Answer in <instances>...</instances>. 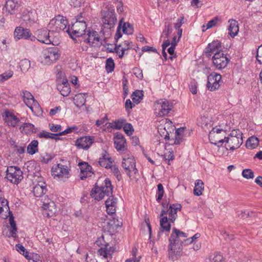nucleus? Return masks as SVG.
I'll use <instances>...</instances> for the list:
<instances>
[{
  "mask_svg": "<svg viewBox=\"0 0 262 262\" xmlns=\"http://www.w3.org/2000/svg\"><path fill=\"white\" fill-rule=\"evenodd\" d=\"M180 231L176 228L172 229L169 238L168 255L169 260L174 261L180 258Z\"/></svg>",
  "mask_w": 262,
  "mask_h": 262,
  "instance_id": "obj_1",
  "label": "nucleus"
},
{
  "mask_svg": "<svg viewBox=\"0 0 262 262\" xmlns=\"http://www.w3.org/2000/svg\"><path fill=\"white\" fill-rule=\"evenodd\" d=\"M70 161L61 158L60 162L52 167L51 172L54 177L69 178L70 176Z\"/></svg>",
  "mask_w": 262,
  "mask_h": 262,
  "instance_id": "obj_2",
  "label": "nucleus"
},
{
  "mask_svg": "<svg viewBox=\"0 0 262 262\" xmlns=\"http://www.w3.org/2000/svg\"><path fill=\"white\" fill-rule=\"evenodd\" d=\"M242 135L239 130H233L228 137H225L226 148L233 150L238 148L243 143Z\"/></svg>",
  "mask_w": 262,
  "mask_h": 262,
  "instance_id": "obj_3",
  "label": "nucleus"
},
{
  "mask_svg": "<svg viewBox=\"0 0 262 262\" xmlns=\"http://www.w3.org/2000/svg\"><path fill=\"white\" fill-rule=\"evenodd\" d=\"M49 26L51 29H52V31H63L69 35L70 32V26L68 25V20L65 17L60 15L55 16L50 20Z\"/></svg>",
  "mask_w": 262,
  "mask_h": 262,
  "instance_id": "obj_4",
  "label": "nucleus"
},
{
  "mask_svg": "<svg viewBox=\"0 0 262 262\" xmlns=\"http://www.w3.org/2000/svg\"><path fill=\"white\" fill-rule=\"evenodd\" d=\"M172 104L166 99H160L154 103V114L158 117H162L168 114L172 108Z\"/></svg>",
  "mask_w": 262,
  "mask_h": 262,
  "instance_id": "obj_5",
  "label": "nucleus"
},
{
  "mask_svg": "<svg viewBox=\"0 0 262 262\" xmlns=\"http://www.w3.org/2000/svg\"><path fill=\"white\" fill-rule=\"evenodd\" d=\"M42 55L41 63L50 65L55 62L59 58L60 53L57 47L49 48L43 51Z\"/></svg>",
  "mask_w": 262,
  "mask_h": 262,
  "instance_id": "obj_6",
  "label": "nucleus"
},
{
  "mask_svg": "<svg viewBox=\"0 0 262 262\" xmlns=\"http://www.w3.org/2000/svg\"><path fill=\"white\" fill-rule=\"evenodd\" d=\"M225 131L223 129L213 128L208 135L210 143L218 147L222 146V144L225 143Z\"/></svg>",
  "mask_w": 262,
  "mask_h": 262,
  "instance_id": "obj_7",
  "label": "nucleus"
},
{
  "mask_svg": "<svg viewBox=\"0 0 262 262\" xmlns=\"http://www.w3.org/2000/svg\"><path fill=\"white\" fill-rule=\"evenodd\" d=\"M106 9L107 10L103 12L102 21L104 24V28L111 30L114 27L117 19L114 7L110 6Z\"/></svg>",
  "mask_w": 262,
  "mask_h": 262,
  "instance_id": "obj_8",
  "label": "nucleus"
},
{
  "mask_svg": "<svg viewBox=\"0 0 262 262\" xmlns=\"http://www.w3.org/2000/svg\"><path fill=\"white\" fill-rule=\"evenodd\" d=\"M86 25L85 22L75 21L70 27L69 36L71 38L80 37L86 32Z\"/></svg>",
  "mask_w": 262,
  "mask_h": 262,
  "instance_id": "obj_9",
  "label": "nucleus"
},
{
  "mask_svg": "<svg viewBox=\"0 0 262 262\" xmlns=\"http://www.w3.org/2000/svg\"><path fill=\"white\" fill-rule=\"evenodd\" d=\"M14 37L16 40L20 39H30L31 41H35L36 38L33 35L29 29L24 28L21 27H17L14 31Z\"/></svg>",
  "mask_w": 262,
  "mask_h": 262,
  "instance_id": "obj_10",
  "label": "nucleus"
},
{
  "mask_svg": "<svg viewBox=\"0 0 262 262\" xmlns=\"http://www.w3.org/2000/svg\"><path fill=\"white\" fill-rule=\"evenodd\" d=\"M212 60L214 66L219 70L225 68L230 61L224 52L213 55Z\"/></svg>",
  "mask_w": 262,
  "mask_h": 262,
  "instance_id": "obj_11",
  "label": "nucleus"
},
{
  "mask_svg": "<svg viewBox=\"0 0 262 262\" xmlns=\"http://www.w3.org/2000/svg\"><path fill=\"white\" fill-rule=\"evenodd\" d=\"M5 123L9 127H15L20 122L19 119L14 115L13 111L6 110L2 114Z\"/></svg>",
  "mask_w": 262,
  "mask_h": 262,
  "instance_id": "obj_12",
  "label": "nucleus"
},
{
  "mask_svg": "<svg viewBox=\"0 0 262 262\" xmlns=\"http://www.w3.org/2000/svg\"><path fill=\"white\" fill-rule=\"evenodd\" d=\"M222 76L216 73H212L208 76L207 88L210 91H214L220 86V82Z\"/></svg>",
  "mask_w": 262,
  "mask_h": 262,
  "instance_id": "obj_13",
  "label": "nucleus"
},
{
  "mask_svg": "<svg viewBox=\"0 0 262 262\" xmlns=\"http://www.w3.org/2000/svg\"><path fill=\"white\" fill-rule=\"evenodd\" d=\"M94 142V137L91 136H82L75 141V146L78 149L88 150Z\"/></svg>",
  "mask_w": 262,
  "mask_h": 262,
  "instance_id": "obj_14",
  "label": "nucleus"
},
{
  "mask_svg": "<svg viewBox=\"0 0 262 262\" xmlns=\"http://www.w3.org/2000/svg\"><path fill=\"white\" fill-rule=\"evenodd\" d=\"M114 145L118 151L125 152L127 150V144L124 136L119 133L115 134L114 138Z\"/></svg>",
  "mask_w": 262,
  "mask_h": 262,
  "instance_id": "obj_15",
  "label": "nucleus"
},
{
  "mask_svg": "<svg viewBox=\"0 0 262 262\" xmlns=\"http://www.w3.org/2000/svg\"><path fill=\"white\" fill-rule=\"evenodd\" d=\"M223 52L222 50L221 43L218 40L213 41L209 43L205 49V54L208 57H210L212 54L215 55L216 54Z\"/></svg>",
  "mask_w": 262,
  "mask_h": 262,
  "instance_id": "obj_16",
  "label": "nucleus"
},
{
  "mask_svg": "<svg viewBox=\"0 0 262 262\" xmlns=\"http://www.w3.org/2000/svg\"><path fill=\"white\" fill-rule=\"evenodd\" d=\"M167 210L162 209L160 214L161 217L160 219V232L158 234V236L160 237V233L163 231H169L171 228L170 224L168 222L167 217Z\"/></svg>",
  "mask_w": 262,
  "mask_h": 262,
  "instance_id": "obj_17",
  "label": "nucleus"
},
{
  "mask_svg": "<svg viewBox=\"0 0 262 262\" xmlns=\"http://www.w3.org/2000/svg\"><path fill=\"white\" fill-rule=\"evenodd\" d=\"M80 169V177L81 180H84L87 177H91L94 172L92 170V166L87 162H82L78 164Z\"/></svg>",
  "mask_w": 262,
  "mask_h": 262,
  "instance_id": "obj_18",
  "label": "nucleus"
},
{
  "mask_svg": "<svg viewBox=\"0 0 262 262\" xmlns=\"http://www.w3.org/2000/svg\"><path fill=\"white\" fill-rule=\"evenodd\" d=\"M122 166L124 169L126 174L129 177H130V173L132 171L135 170V173L138 171L136 168L135 160L131 158H128L127 159L123 158L122 162Z\"/></svg>",
  "mask_w": 262,
  "mask_h": 262,
  "instance_id": "obj_19",
  "label": "nucleus"
},
{
  "mask_svg": "<svg viewBox=\"0 0 262 262\" xmlns=\"http://www.w3.org/2000/svg\"><path fill=\"white\" fill-rule=\"evenodd\" d=\"M37 18V14L35 12L24 11L22 15V20L27 26H31L34 24Z\"/></svg>",
  "mask_w": 262,
  "mask_h": 262,
  "instance_id": "obj_20",
  "label": "nucleus"
},
{
  "mask_svg": "<svg viewBox=\"0 0 262 262\" xmlns=\"http://www.w3.org/2000/svg\"><path fill=\"white\" fill-rule=\"evenodd\" d=\"M86 35L80 36V37H75L71 38L75 43L79 44V50L83 52L87 51L89 47H90L89 40L86 39Z\"/></svg>",
  "mask_w": 262,
  "mask_h": 262,
  "instance_id": "obj_21",
  "label": "nucleus"
},
{
  "mask_svg": "<svg viewBox=\"0 0 262 262\" xmlns=\"http://www.w3.org/2000/svg\"><path fill=\"white\" fill-rule=\"evenodd\" d=\"M162 205L163 207V209L165 210H167V212H168L169 220L171 222H173L177 215V210L179 209L180 210V204H172V205H170L169 207V209L168 210V204L166 203H162Z\"/></svg>",
  "mask_w": 262,
  "mask_h": 262,
  "instance_id": "obj_22",
  "label": "nucleus"
},
{
  "mask_svg": "<svg viewBox=\"0 0 262 262\" xmlns=\"http://www.w3.org/2000/svg\"><path fill=\"white\" fill-rule=\"evenodd\" d=\"M108 196V199L105 202L106 211L108 214L113 215L116 212L117 199L113 195Z\"/></svg>",
  "mask_w": 262,
  "mask_h": 262,
  "instance_id": "obj_23",
  "label": "nucleus"
},
{
  "mask_svg": "<svg viewBox=\"0 0 262 262\" xmlns=\"http://www.w3.org/2000/svg\"><path fill=\"white\" fill-rule=\"evenodd\" d=\"M23 99L26 105L33 111V106H36L38 105V103L34 99V96L32 94L28 91H24L23 92Z\"/></svg>",
  "mask_w": 262,
  "mask_h": 262,
  "instance_id": "obj_24",
  "label": "nucleus"
},
{
  "mask_svg": "<svg viewBox=\"0 0 262 262\" xmlns=\"http://www.w3.org/2000/svg\"><path fill=\"white\" fill-rule=\"evenodd\" d=\"M84 35H86V39L89 40L90 47L95 46L100 40L99 34L94 30H89L87 31V33H85Z\"/></svg>",
  "mask_w": 262,
  "mask_h": 262,
  "instance_id": "obj_25",
  "label": "nucleus"
},
{
  "mask_svg": "<svg viewBox=\"0 0 262 262\" xmlns=\"http://www.w3.org/2000/svg\"><path fill=\"white\" fill-rule=\"evenodd\" d=\"M57 89L63 97L68 96L71 92L70 84L67 79H63L61 83H58Z\"/></svg>",
  "mask_w": 262,
  "mask_h": 262,
  "instance_id": "obj_26",
  "label": "nucleus"
},
{
  "mask_svg": "<svg viewBox=\"0 0 262 262\" xmlns=\"http://www.w3.org/2000/svg\"><path fill=\"white\" fill-rule=\"evenodd\" d=\"M102 190L103 195L107 196L113 195V187L112 185L111 180L108 178H106L104 181L102 186L100 187Z\"/></svg>",
  "mask_w": 262,
  "mask_h": 262,
  "instance_id": "obj_27",
  "label": "nucleus"
},
{
  "mask_svg": "<svg viewBox=\"0 0 262 262\" xmlns=\"http://www.w3.org/2000/svg\"><path fill=\"white\" fill-rule=\"evenodd\" d=\"M23 174V173L21 169H19L14 172V173L10 174L9 176H7L6 178L11 183L17 185L20 183L24 178Z\"/></svg>",
  "mask_w": 262,
  "mask_h": 262,
  "instance_id": "obj_28",
  "label": "nucleus"
},
{
  "mask_svg": "<svg viewBox=\"0 0 262 262\" xmlns=\"http://www.w3.org/2000/svg\"><path fill=\"white\" fill-rule=\"evenodd\" d=\"M99 164L101 166L104 167L105 168H108L111 166V164H113L112 158L105 150L104 151L102 157L99 158Z\"/></svg>",
  "mask_w": 262,
  "mask_h": 262,
  "instance_id": "obj_29",
  "label": "nucleus"
},
{
  "mask_svg": "<svg viewBox=\"0 0 262 262\" xmlns=\"http://www.w3.org/2000/svg\"><path fill=\"white\" fill-rule=\"evenodd\" d=\"M47 192L46 185L45 182L36 184L33 188V193L36 197H41Z\"/></svg>",
  "mask_w": 262,
  "mask_h": 262,
  "instance_id": "obj_30",
  "label": "nucleus"
},
{
  "mask_svg": "<svg viewBox=\"0 0 262 262\" xmlns=\"http://www.w3.org/2000/svg\"><path fill=\"white\" fill-rule=\"evenodd\" d=\"M229 26L228 27V34L231 37H234L238 34L239 28L238 23L233 19L229 20Z\"/></svg>",
  "mask_w": 262,
  "mask_h": 262,
  "instance_id": "obj_31",
  "label": "nucleus"
},
{
  "mask_svg": "<svg viewBox=\"0 0 262 262\" xmlns=\"http://www.w3.org/2000/svg\"><path fill=\"white\" fill-rule=\"evenodd\" d=\"M90 195L92 198L97 201L101 200L103 198L104 195L102 193V190L95 184L94 188H93L90 192Z\"/></svg>",
  "mask_w": 262,
  "mask_h": 262,
  "instance_id": "obj_32",
  "label": "nucleus"
},
{
  "mask_svg": "<svg viewBox=\"0 0 262 262\" xmlns=\"http://www.w3.org/2000/svg\"><path fill=\"white\" fill-rule=\"evenodd\" d=\"M19 129L21 132H24L26 134H31L35 133L37 132V128L35 126L30 123H25L22 126H20Z\"/></svg>",
  "mask_w": 262,
  "mask_h": 262,
  "instance_id": "obj_33",
  "label": "nucleus"
},
{
  "mask_svg": "<svg viewBox=\"0 0 262 262\" xmlns=\"http://www.w3.org/2000/svg\"><path fill=\"white\" fill-rule=\"evenodd\" d=\"M104 246L105 247L101 248L98 252L101 256H103L104 258H107L109 256H111L113 253V248L111 246L108 247L109 246L108 244H105Z\"/></svg>",
  "mask_w": 262,
  "mask_h": 262,
  "instance_id": "obj_34",
  "label": "nucleus"
},
{
  "mask_svg": "<svg viewBox=\"0 0 262 262\" xmlns=\"http://www.w3.org/2000/svg\"><path fill=\"white\" fill-rule=\"evenodd\" d=\"M204 184L201 180H197L195 182V185L193 189V193L194 195L200 196L202 194L204 188Z\"/></svg>",
  "mask_w": 262,
  "mask_h": 262,
  "instance_id": "obj_35",
  "label": "nucleus"
},
{
  "mask_svg": "<svg viewBox=\"0 0 262 262\" xmlns=\"http://www.w3.org/2000/svg\"><path fill=\"white\" fill-rule=\"evenodd\" d=\"M84 95L85 94L81 93L75 95L74 98V102L76 107H80L85 103L86 99Z\"/></svg>",
  "mask_w": 262,
  "mask_h": 262,
  "instance_id": "obj_36",
  "label": "nucleus"
},
{
  "mask_svg": "<svg viewBox=\"0 0 262 262\" xmlns=\"http://www.w3.org/2000/svg\"><path fill=\"white\" fill-rule=\"evenodd\" d=\"M38 142L34 140L29 144L27 146V152L29 154L33 155L38 151Z\"/></svg>",
  "mask_w": 262,
  "mask_h": 262,
  "instance_id": "obj_37",
  "label": "nucleus"
},
{
  "mask_svg": "<svg viewBox=\"0 0 262 262\" xmlns=\"http://www.w3.org/2000/svg\"><path fill=\"white\" fill-rule=\"evenodd\" d=\"M5 6L9 13L12 14L13 11L17 8L18 5L16 0H8Z\"/></svg>",
  "mask_w": 262,
  "mask_h": 262,
  "instance_id": "obj_38",
  "label": "nucleus"
},
{
  "mask_svg": "<svg viewBox=\"0 0 262 262\" xmlns=\"http://www.w3.org/2000/svg\"><path fill=\"white\" fill-rule=\"evenodd\" d=\"M259 140L257 138L252 136L250 137L246 143V146L249 149H254L258 144Z\"/></svg>",
  "mask_w": 262,
  "mask_h": 262,
  "instance_id": "obj_39",
  "label": "nucleus"
},
{
  "mask_svg": "<svg viewBox=\"0 0 262 262\" xmlns=\"http://www.w3.org/2000/svg\"><path fill=\"white\" fill-rule=\"evenodd\" d=\"M19 66L23 72H26L31 68V61L29 59L25 58L20 61Z\"/></svg>",
  "mask_w": 262,
  "mask_h": 262,
  "instance_id": "obj_40",
  "label": "nucleus"
},
{
  "mask_svg": "<svg viewBox=\"0 0 262 262\" xmlns=\"http://www.w3.org/2000/svg\"><path fill=\"white\" fill-rule=\"evenodd\" d=\"M192 129L185 126H181V142L190 136Z\"/></svg>",
  "mask_w": 262,
  "mask_h": 262,
  "instance_id": "obj_41",
  "label": "nucleus"
},
{
  "mask_svg": "<svg viewBox=\"0 0 262 262\" xmlns=\"http://www.w3.org/2000/svg\"><path fill=\"white\" fill-rule=\"evenodd\" d=\"M41 35H43V39H41L40 37L38 36L37 40L43 43L50 44L52 43V40L50 38L49 32L47 30H42L41 32Z\"/></svg>",
  "mask_w": 262,
  "mask_h": 262,
  "instance_id": "obj_42",
  "label": "nucleus"
},
{
  "mask_svg": "<svg viewBox=\"0 0 262 262\" xmlns=\"http://www.w3.org/2000/svg\"><path fill=\"white\" fill-rule=\"evenodd\" d=\"M126 122V120L125 119H119L114 121L113 124L111 125V123H109V126L114 129H120L123 127L125 123Z\"/></svg>",
  "mask_w": 262,
  "mask_h": 262,
  "instance_id": "obj_43",
  "label": "nucleus"
},
{
  "mask_svg": "<svg viewBox=\"0 0 262 262\" xmlns=\"http://www.w3.org/2000/svg\"><path fill=\"white\" fill-rule=\"evenodd\" d=\"M142 91L136 90L132 94V100L136 104L140 102L143 99V94Z\"/></svg>",
  "mask_w": 262,
  "mask_h": 262,
  "instance_id": "obj_44",
  "label": "nucleus"
},
{
  "mask_svg": "<svg viewBox=\"0 0 262 262\" xmlns=\"http://www.w3.org/2000/svg\"><path fill=\"white\" fill-rule=\"evenodd\" d=\"M115 68V63L112 58L110 57L106 60L105 70L107 73H111Z\"/></svg>",
  "mask_w": 262,
  "mask_h": 262,
  "instance_id": "obj_45",
  "label": "nucleus"
},
{
  "mask_svg": "<svg viewBox=\"0 0 262 262\" xmlns=\"http://www.w3.org/2000/svg\"><path fill=\"white\" fill-rule=\"evenodd\" d=\"M201 120V125L205 129H209L212 125L211 120L208 117L205 116L202 117Z\"/></svg>",
  "mask_w": 262,
  "mask_h": 262,
  "instance_id": "obj_46",
  "label": "nucleus"
},
{
  "mask_svg": "<svg viewBox=\"0 0 262 262\" xmlns=\"http://www.w3.org/2000/svg\"><path fill=\"white\" fill-rule=\"evenodd\" d=\"M54 157L55 155L54 154L45 153L44 155H41L40 158V161L42 163L47 164L51 161Z\"/></svg>",
  "mask_w": 262,
  "mask_h": 262,
  "instance_id": "obj_47",
  "label": "nucleus"
},
{
  "mask_svg": "<svg viewBox=\"0 0 262 262\" xmlns=\"http://www.w3.org/2000/svg\"><path fill=\"white\" fill-rule=\"evenodd\" d=\"M122 31L124 34H132L134 32L133 27L130 23H124L122 27Z\"/></svg>",
  "mask_w": 262,
  "mask_h": 262,
  "instance_id": "obj_48",
  "label": "nucleus"
},
{
  "mask_svg": "<svg viewBox=\"0 0 262 262\" xmlns=\"http://www.w3.org/2000/svg\"><path fill=\"white\" fill-rule=\"evenodd\" d=\"M158 187V191H157V201L158 202H160L161 199H162L164 193V190L163 186L162 184L159 183L157 185Z\"/></svg>",
  "mask_w": 262,
  "mask_h": 262,
  "instance_id": "obj_49",
  "label": "nucleus"
},
{
  "mask_svg": "<svg viewBox=\"0 0 262 262\" xmlns=\"http://www.w3.org/2000/svg\"><path fill=\"white\" fill-rule=\"evenodd\" d=\"M123 129L125 133L128 135L130 136L134 131L133 125L131 123L125 122L123 126Z\"/></svg>",
  "mask_w": 262,
  "mask_h": 262,
  "instance_id": "obj_50",
  "label": "nucleus"
},
{
  "mask_svg": "<svg viewBox=\"0 0 262 262\" xmlns=\"http://www.w3.org/2000/svg\"><path fill=\"white\" fill-rule=\"evenodd\" d=\"M13 74V72L9 71L0 75V82H3L11 78Z\"/></svg>",
  "mask_w": 262,
  "mask_h": 262,
  "instance_id": "obj_51",
  "label": "nucleus"
},
{
  "mask_svg": "<svg viewBox=\"0 0 262 262\" xmlns=\"http://www.w3.org/2000/svg\"><path fill=\"white\" fill-rule=\"evenodd\" d=\"M242 176L244 178L249 179L254 178V172L250 169H245L242 171Z\"/></svg>",
  "mask_w": 262,
  "mask_h": 262,
  "instance_id": "obj_52",
  "label": "nucleus"
},
{
  "mask_svg": "<svg viewBox=\"0 0 262 262\" xmlns=\"http://www.w3.org/2000/svg\"><path fill=\"white\" fill-rule=\"evenodd\" d=\"M108 168H110L111 169V171L113 172V173L114 174V175L116 177L117 179L118 180H120L121 175L120 174V172L117 166H116V165H113L111 164V166L109 167Z\"/></svg>",
  "mask_w": 262,
  "mask_h": 262,
  "instance_id": "obj_53",
  "label": "nucleus"
},
{
  "mask_svg": "<svg viewBox=\"0 0 262 262\" xmlns=\"http://www.w3.org/2000/svg\"><path fill=\"white\" fill-rule=\"evenodd\" d=\"M220 20V18L218 16H216L214 17L212 19L210 20L206 24V29H208L212 28L215 26L217 23Z\"/></svg>",
  "mask_w": 262,
  "mask_h": 262,
  "instance_id": "obj_54",
  "label": "nucleus"
},
{
  "mask_svg": "<svg viewBox=\"0 0 262 262\" xmlns=\"http://www.w3.org/2000/svg\"><path fill=\"white\" fill-rule=\"evenodd\" d=\"M223 259V256L220 253H216L214 254L212 258H209L208 262H222Z\"/></svg>",
  "mask_w": 262,
  "mask_h": 262,
  "instance_id": "obj_55",
  "label": "nucleus"
},
{
  "mask_svg": "<svg viewBox=\"0 0 262 262\" xmlns=\"http://www.w3.org/2000/svg\"><path fill=\"white\" fill-rule=\"evenodd\" d=\"M8 204L9 203L7 200L4 198L0 197V206L2 207L3 208H5L7 211H9V214H12V212L10 211Z\"/></svg>",
  "mask_w": 262,
  "mask_h": 262,
  "instance_id": "obj_56",
  "label": "nucleus"
},
{
  "mask_svg": "<svg viewBox=\"0 0 262 262\" xmlns=\"http://www.w3.org/2000/svg\"><path fill=\"white\" fill-rule=\"evenodd\" d=\"M19 169H20L19 167L17 166H9L7 168V169L6 171V178L7 177V176H10V174H12L13 173H14L16 171L18 170Z\"/></svg>",
  "mask_w": 262,
  "mask_h": 262,
  "instance_id": "obj_57",
  "label": "nucleus"
},
{
  "mask_svg": "<svg viewBox=\"0 0 262 262\" xmlns=\"http://www.w3.org/2000/svg\"><path fill=\"white\" fill-rule=\"evenodd\" d=\"M171 47L168 49L167 51H168V53L169 54V55H170L169 57V58L171 60H172L173 59V58L176 56V54H174V49H175V46H176L177 43H176L175 42H171Z\"/></svg>",
  "mask_w": 262,
  "mask_h": 262,
  "instance_id": "obj_58",
  "label": "nucleus"
},
{
  "mask_svg": "<svg viewBox=\"0 0 262 262\" xmlns=\"http://www.w3.org/2000/svg\"><path fill=\"white\" fill-rule=\"evenodd\" d=\"M84 1V0H70L69 3L74 7H80Z\"/></svg>",
  "mask_w": 262,
  "mask_h": 262,
  "instance_id": "obj_59",
  "label": "nucleus"
},
{
  "mask_svg": "<svg viewBox=\"0 0 262 262\" xmlns=\"http://www.w3.org/2000/svg\"><path fill=\"white\" fill-rule=\"evenodd\" d=\"M50 129L53 132H61V126L60 125H55L54 124H49Z\"/></svg>",
  "mask_w": 262,
  "mask_h": 262,
  "instance_id": "obj_60",
  "label": "nucleus"
},
{
  "mask_svg": "<svg viewBox=\"0 0 262 262\" xmlns=\"http://www.w3.org/2000/svg\"><path fill=\"white\" fill-rule=\"evenodd\" d=\"M256 59L260 64H262V45L257 50Z\"/></svg>",
  "mask_w": 262,
  "mask_h": 262,
  "instance_id": "obj_61",
  "label": "nucleus"
},
{
  "mask_svg": "<svg viewBox=\"0 0 262 262\" xmlns=\"http://www.w3.org/2000/svg\"><path fill=\"white\" fill-rule=\"evenodd\" d=\"M121 20L120 21L119 24L118 26L117 30L115 36V39L116 40V42H118L119 39H120L122 36V34L121 32L120 29H121Z\"/></svg>",
  "mask_w": 262,
  "mask_h": 262,
  "instance_id": "obj_62",
  "label": "nucleus"
},
{
  "mask_svg": "<svg viewBox=\"0 0 262 262\" xmlns=\"http://www.w3.org/2000/svg\"><path fill=\"white\" fill-rule=\"evenodd\" d=\"M50 134V133L48 132H47L46 130H42L41 132L39 133L37 135V136L40 138L49 139Z\"/></svg>",
  "mask_w": 262,
  "mask_h": 262,
  "instance_id": "obj_63",
  "label": "nucleus"
},
{
  "mask_svg": "<svg viewBox=\"0 0 262 262\" xmlns=\"http://www.w3.org/2000/svg\"><path fill=\"white\" fill-rule=\"evenodd\" d=\"M134 74L136 75V76L140 79H142L143 77V75L142 73V71L138 68H135L134 69Z\"/></svg>",
  "mask_w": 262,
  "mask_h": 262,
  "instance_id": "obj_64",
  "label": "nucleus"
}]
</instances>
